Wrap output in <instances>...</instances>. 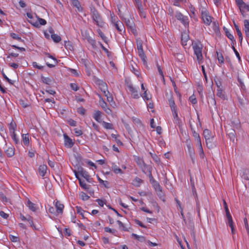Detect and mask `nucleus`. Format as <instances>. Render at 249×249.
<instances>
[{
	"mask_svg": "<svg viewBox=\"0 0 249 249\" xmlns=\"http://www.w3.org/2000/svg\"><path fill=\"white\" fill-rule=\"evenodd\" d=\"M102 91L103 92L104 95L107 98V97H109L111 96L110 93L107 90V85L105 83L103 82L101 85V87Z\"/></svg>",
	"mask_w": 249,
	"mask_h": 249,
	"instance_id": "14",
	"label": "nucleus"
},
{
	"mask_svg": "<svg viewBox=\"0 0 249 249\" xmlns=\"http://www.w3.org/2000/svg\"><path fill=\"white\" fill-rule=\"evenodd\" d=\"M32 65H33V67L38 69L39 70H41L43 68V67L42 66L39 65L36 62H33Z\"/></svg>",
	"mask_w": 249,
	"mask_h": 249,
	"instance_id": "59",
	"label": "nucleus"
},
{
	"mask_svg": "<svg viewBox=\"0 0 249 249\" xmlns=\"http://www.w3.org/2000/svg\"><path fill=\"white\" fill-rule=\"evenodd\" d=\"M193 136L194 137L195 141L196 142V143L201 142V139L199 135L196 131H194Z\"/></svg>",
	"mask_w": 249,
	"mask_h": 249,
	"instance_id": "42",
	"label": "nucleus"
},
{
	"mask_svg": "<svg viewBox=\"0 0 249 249\" xmlns=\"http://www.w3.org/2000/svg\"><path fill=\"white\" fill-rule=\"evenodd\" d=\"M12 139L16 144H18L20 143L19 140L16 134L15 133V132H13L12 134Z\"/></svg>",
	"mask_w": 249,
	"mask_h": 249,
	"instance_id": "51",
	"label": "nucleus"
},
{
	"mask_svg": "<svg viewBox=\"0 0 249 249\" xmlns=\"http://www.w3.org/2000/svg\"><path fill=\"white\" fill-rule=\"evenodd\" d=\"M5 152L8 157H11L14 155V149L12 147H9Z\"/></svg>",
	"mask_w": 249,
	"mask_h": 249,
	"instance_id": "33",
	"label": "nucleus"
},
{
	"mask_svg": "<svg viewBox=\"0 0 249 249\" xmlns=\"http://www.w3.org/2000/svg\"><path fill=\"white\" fill-rule=\"evenodd\" d=\"M10 36L14 39H16L20 41L22 40L19 36L15 33H11Z\"/></svg>",
	"mask_w": 249,
	"mask_h": 249,
	"instance_id": "47",
	"label": "nucleus"
},
{
	"mask_svg": "<svg viewBox=\"0 0 249 249\" xmlns=\"http://www.w3.org/2000/svg\"><path fill=\"white\" fill-rule=\"evenodd\" d=\"M134 221L136 224L139 225L140 227L144 228H146V227L144 225H143L140 220L138 219H135Z\"/></svg>",
	"mask_w": 249,
	"mask_h": 249,
	"instance_id": "61",
	"label": "nucleus"
},
{
	"mask_svg": "<svg viewBox=\"0 0 249 249\" xmlns=\"http://www.w3.org/2000/svg\"><path fill=\"white\" fill-rule=\"evenodd\" d=\"M80 196L81 199L84 201L88 200L89 198V196L87 194L84 192H82L81 193Z\"/></svg>",
	"mask_w": 249,
	"mask_h": 249,
	"instance_id": "46",
	"label": "nucleus"
},
{
	"mask_svg": "<svg viewBox=\"0 0 249 249\" xmlns=\"http://www.w3.org/2000/svg\"><path fill=\"white\" fill-rule=\"evenodd\" d=\"M196 145L198 148V152L199 156L201 158L203 159L204 157V153L203 150L201 142H197Z\"/></svg>",
	"mask_w": 249,
	"mask_h": 249,
	"instance_id": "23",
	"label": "nucleus"
},
{
	"mask_svg": "<svg viewBox=\"0 0 249 249\" xmlns=\"http://www.w3.org/2000/svg\"><path fill=\"white\" fill-rule=\"evenodd\" d=\"M111 169L115 174H123L124 172L121 168H120L116 164L112 163L111 164Z\"/></svg>",
	"mask_w": 249,
	"mask_h": 249,
	"instance_id": "15",
	"label": "nucleus"
},
{
	"mask_svg": "<svg viewBox=\"0 0 249 249\" xmlns=\"http://www.w3.org/2000/svg\"><path fill=\"white\" fill-rule=\"evenodd\" d=\"M97 32L100 36L102 38V39L105 41L106 42L107 37L104 35V33L102 32L100 29L97 30Z\"/></svg>",
	"mask_w": 249,
	"mask_h": 249,
	"instance_id": "49",
	"label": "nucleus"
},
{
	"mask_svg": "<svg viewBox=\"0 0 249 249\" xmlns=\"http://www.w3.org/2000/svg\"><path fill=\"white\" fill-rule=\"evenodd\" d=\"M169 104L171 109H174L175 108H177L176 106H175L174 100L172 98H170L169 99Z\"/></svg>",
	"mask_w": 249,
	"mask_h": 249,
	"instance_id": "41",
	"label": "nucleus"
},
{
	"mask_svg": "<svg viewBox=\"0 0 249 249\" xmlns=\"http://www.w3.org/2000/svg\"><path fill=\"white\" fill-rule=\"evenodd\" d=\"M224 206H225L227 221H230L232 220L231 215L230 214V211L229 210V209L228 208L227 205L225 201H224Z\"/></svg>",
	"mask_w": 249,
	"mask_h": 249,
	"instance_id": "26",
	"label": "nucleus"
},
{
	"mask_svg": "<svg viewBox=\"0 0 249 249\" xmlns=\"http://www.w3.org/2000/svg\"><path fill=\"white\" fill-rule=\"evenodd\" d=\"M0 215L1 217L3 218L4 219H7L9 215L7 213H6L3 211H0Z\"/></svg>",
	"mask_w": 249,
	"mask_h": 249,
	"instance_id": "60",
	"label": "nucleus"
},
{
	"mask_svg": "<svg viewBox=\"0 0 249 249\" xmlns=\"http://www.w3.org/2000/svg\"><path fill=\"white\" fill-rule=\"evenodd\" d=\"M138 53L139 54V56L141 58L144 64L146 63V56L145 55V53H144V51L143 50H139L138 51Z\"/></svg>",
	"mask_w": 249,
	"mask_h": 249,
	"instance_id": "27",
	"label": "nucleus"
},
{
	"mask_svg": "<svg viewBox=\"0 0 249 249\" xmlns=\"http://www.w3.org/2000/svg\"><path fill=\"white\" fill-rule=\"evenodd\" d=\"M206 145L209 149L213 148L215 147V143L213 142V140H209L206 141Z\"/></svg>",
	"mask_w": 249,
	"mask_h": 249,
	"instance_id": "31",
	"label": "nucleus"
},
{
	"mask_svg": "<svg viewBox=\"0 0 249 249\" xmlns=\"http://www.w3.org/2000/svg\"><path fill=\"white\" fill-rule=\"evenodd\" d=\"M157 66L159 74L161 76L162 79L164 80V75L160 66L158 64Z\"/></svg>",
	"mask_w": 249,
	"mask_h": 249,
	"instance_id": "56",
	"label": "nucleus"
},
{
	"mask_svg": "<svg viewBox=\"0 0 249 249\" xmlns=\"http://www.w3.org/2000/svg\"><path fill=\"white\" fill-rule=\"evenodd\" d=\"M201 16L204 23L207 25H210L212 18L209 15L208 12L205 9H203L201 11Z\"/></svg>",
	"mask_w": 249,
	"mask_h": 249,
	"instance_id": "5",
	"label": "nucleus"
},
{
	"mask_svg": "<svg viewBox=\"0 0 249 249\" xmlns=\"http://www.w3.org/2000/svg\"><path fill=\"white\" fill-rule=\"evenodd\" d=\"M55 207L56 208V212L57 213H63L64 205L62 204L57 201L55 203Z\"/></svg>",
	"mask_w": 249,
	"mask_h": 249,
	"instance_id": "24",
	"label": "nucleus"
},
{
	"mask_svg": "<svg viewBox=\"0 0 249 249\" xmlns=\"http://www.w3.org/2000/svg\"><path fill=\"white\" fill-rule=\"evenodd\" d=\"M142 96L144 100L148 101L151 99V96L148 94L146 90H144V93Z\"/></svg>",
	"mask_w": 249,
	"mask_h": 249,
	"instance_id": "45",
	"label": "nucleus"
},
{
	"mask_svg": "<svg viewBox=\"0 0 249 249\" xmlns=\"http://www.w3.org/2000/svg\"><path fill=\"white\" fill-rule=\"evenodd\" d=\"M27 221H28L29 222V224H30V225L31 226V227H34V228H35V227L34 226V223H33V221L32 219V218L30 217V216H29L28 219H27Z\"/></svg>",
	"mask_w": 249,
	"mask_h": 249,
	"instance_id": "63",
	"label": "nucleus"
},
{
	"mask_svg": "<svg viewBox=\"0 0 249 249\" xmlns=\"http://www.w3.org/2000/svg\"><path fill=\"white\" fill-rule=\"evenodd\" d=\"M203 136L205 138V141L213 140L214 136L212 132L207 129H206L203 131Z\"/></svg>",
	"mask_w": 249,
	"mask_h": 249,
	"instance_id": "11",
	"label": "nucleus"
},
{
	"mask_svg": "<svg viewBox=\"0 0 249 249\" xmlns=\"http://www.w3.org/2000/svg\"><path fill=\"white\" fill-rule=\"evenodd\" d=\"M99 97V104L102 108L108 114H111V109L107 107V103L105 102L103 99L101 97V95L98 94Z\"/></svg>",
	"mask_w": 249,
	"mask_h": 249,
	"instance_id": "8",
	"label": "nucleus"
},
{
	"mask_svg": "<svg viewBox=\"0 0 249 249\" xmlns=\"http://www.w3.org/2000/svg\"><path fill=\"white\" fill-rule=\"evenodd\" d=\"M70 86L71 89L74 91H77L79 89L78 86L75 83H71Z\"/></svg>",
	"mask_w": 249,
	"mask_h": 249,
	"instance_id": "57",
	"label": "nucleus"
},
{
	"mask_svg": "<svg viewBox=\"0 0 249 249\" xmlns=\"http://www.w3.org/2000/svg\"><path fill=\"white\" fill-rule=\"evenodd\" d=\"M110 17V21L113 25H114L116 29L119 32H122L124 30V26L122 22L117 17L111 12H109Z\"/></svg>",
	"mask_w": 249,
	"mask_h": 249,
	"instance_id": "3",
	"label": "nucleus"
},
{
	"mask_svg": "<svg viewBox=\"0 0 249 249\" xmlns=\"http://www.w3.org/2000/svg\"><path fill=\"white\" fill-rule=\"evenodd\" d=\"M22 139L23 144L26 146H29L30 144V138L28 133L22 135Z\"/></svg>",
	"mask_w": 249,
	"mask_h": 249,
	"instance_id": "17",
	"label": "nucleus"
},
{
	"mask_svg": "<svg viewBox=\"0 0 249 249\" xmlns=\"http://www.w3.org/2000/svg\"><path fill=\"white\" fill-rule=\"evenodd\" d=\"M240 176L245 180H249V170L244 169L241 173Z\"/></svg>",
	"mask_w": 249,
	"mask_h": 249,
	"instance_id": "18",
	"label": "nucleus"
},
{
	"mask_svg": "<svg viewBox=\"0 0 249 249\" xmlns=\"http://www.w3.org/2000/svg\"><path fill=\"white\" fill-rule=\"evenodd\" d=\"M101 111L99 110H96L95 111L93 117V118L98 122L100 123L101 122Z\"/></svg>",
	"mask_w": 249,
	"mask_h": 249,
	"instance_id": "22",
	"label": "nucleus"
},
{
	"mask_svg": "<svg viewBox=\"0 0 249 249\" xmlns=\"http://www.w3.org/2000/svg\"><path fill=\"white\" fill-rule=\"evenodd\" d=\"M68 123L70 125H71L72 126H76V124H77L76 122L72 119H70L68 120Z\"/></svg>",
	"mask_w": 249,
	"mask_h": 249,
	"instance_id": "58",
	"label": "nucleus"
},
{
	"mask_svg": "<svg viewBox=\"0 0 249 249\" xmlns=\"http://www.w3.org/2000/svg\"><path fill=\"white\" fill-rule=\"evenodd\" d=\"M79 174L82 177H83L84 178H85L87 181H88L89 182H91V180H90L91 178L87 171L84 170L83 168H81L79 169Z\"/></svg>",
	"mask_w": 249,
	"mask_h": 249,
	"instance_id": "9",
	"label": "nucleus"
},
{
	"mask_svg": "<svg viewBox=\"0 0 249 249\" xmlns=\"http://www.w3.org/2000/svg\"><path fill=\"white\" fill-rule=\"evenodd\" d=\"M244 32L247 36H249V20L245 19L244 21Z\"/></svg>",
	"mask_w": 249,
	"mask_h": 249,
	"instance_id": "20",
	"label": "nucleus"
},
{
	"mask_svg": "<svg viewBox=\"0 0 249 249\" xmlns=\"http://www.w3.org/2000/svg\"><path fill=\"white\" fill-rule=\"evenodd\" d=\"M183 1L184 0H174V5L176 6L180 7L179 3Z\"/></svg>",
	"mask_w": 249,
	"mask_h": 249,
	"instance_id": "62",
	"label": "nucleus"
},
{
	"mask_svg": "<svg viewBox=\"0 0 249 249\" xmlns=\"http://www.w3.org/2000/svg\"><path fill=\"white\" fill-rule=\"evenodd\" d=\"M142 182V180L140 178L136 177L133 180L132 184L134 186L136 187H139L141 185V183Z\"/></svg>",
	"mask_w": 249,
	"mask_h": 249,
	"instance_id": "32",
	"label": "nucleus"
},
{
	"mask_svg": "<svg viewBox=\"0 0 249 249\" xmlns=\"http://www.w3.org/2000/svg\"><path fill=\"white\" fill-rule=\"evenodd\" d=\"M48 58L52 59L53 60V63H49V62H47L46 65H47V66L49 68L54 67L57 63V61L56 58H55L52 55H50L49 53L46 54V59H47V58Z\"/></svg>",
	"mask_w": 249,
	"mask_h": 249,
	"instance_id": "12",
	"label": "nucleus"
},
{
	"mask_svg": "<svg viewBox=\"0 0 249 249\" xmlns=\"http://www.w3.org/2000/svg\"><path fill=\"white\" fill-rule=\"evenodd\" d=\"M228 224L229 225V226L231 228L232 233L234 234L235 233V230H234V229L233 220L228 221Z\"/></svg>",
	"mask_w": 249,
	"mask_h": 249,
	"instance_id": "52",
	"label": "nucleus"
},
{
	"mask_svg": "<svg viewBox=\"0 0 249 249\" xmlns=\"http://www.w3.org/2000/svg\"><path fill=\"white\" fill-rule=\"evenodd\" d=\"M136 43H137V48L138 51L143 50L142 41L139 38H137L136 39Z\"/></svg>",
	"mask_w": 249,
	"mask_h": 249,
	"instance_id": "36",
	"label": "nucleus"
},
{
	"mask_svg": "<svg viewBox=\"0 0 249 249\" xmlns=\"http://www.w3.org/2000/svg\"><path fill=\"white\" fill-rule=\"evenodd\" d=\"M127 87L131 93V95L134 98L138 99L140 97L139 94L138 92V88H136L134 87L131 83H127Z\"/></svg>",
	"mask_w": 249,
	"mask_h": 249,
	"instance_id": "6",
	"label": "nucleus"
},
{
	"mask_svg": "<svg viewBox=\"0 0 249 249\" xmlns=\"http://www.w3.org/2000/svg\"><path fill=\"white\" fill-rule=\"evenodd\" d=\"M189 39V36L187 33H183L181 36V41L182 45L185 46L187 45V42Z\"/></svg>",
	"mask_w": 249,
	"mask_h": 249,
	"instance_id": "29",
	"label": "nucleus"
},
{
	"mask_svg": "<svg viewBox=\"0 0 249 249\" xmlns=\"http://www.w3.org/2000/svg\"><path fill=\"white\" fill-rule=\"evenodd\" d=\"M96 177L98 179V180L101 184H103L104 186V187L107 188H109V186H108L109 183H108V181L103 180L101 178H100V177L98 175H97Z\"/></svg>",
	"mask_w": 249,
	"mask_h": 249,
	"instance_id": "37",
	"label": "nucleus"
},
{
	"mask_svg": "<svg viewBox=\"0 0 249 249\" xmlns=\"http://www.w3.org/2000/svg\"><path fill=\"white\" fill-rule=\"evenodd\" d=\"M25 205L29 209L33 212H36L37 210V207L35 203L32 202L29 199H27Z\"/></svg>",
	"mask_w": 249,
	"mask_h": 249,
	"instance_id": "13",
	"label": "nucleus"
},
{
	"mask_svg": "<svg viewBox=\"0 0 249 249\" xmlns=\"http://www.w3.org/2000/svg\"><path fill=\"white\" fill-rule=\"evenodd\" d=\"M192 47L194 54L196 55L198 64H202L203 62L202 54V44L198 41L194 42L192 43Z\"/></svg>",
	"mask_w": 249,
	"mask_h": 249,
	"instance_id": "2",
	"label": "nucleus"
},
{
	"mask_svg": "<svg viewBox=\"0 0 249 249\" xmlns=\"http://www.w3.org/2000/svg\"><path fill=\"white\" fill-rule=\"evenodd\" d=\"M64 45L66 49L68 50L72 51L73 49L72 44L70 41H65Z\"/></svg>",
	"mask_w": 249,
	"mask_h": 249,
	"instance_id": "40",
	"label": "nucleus"
},
{
	"mask_svg": "<svg viewBox=\"0 0 249 249\" xmlns=\"http://www.w3.org/2000/svg\"><path fill=\"white\" fill-rule=\"evenodd\" d=\"M216 95L223 100L226 99V96L225 93L219 87H218V89H217Z\"/></svg>",
	"mask_w": 249,
	"mask_h": 249,
	"instance_id": "21",
	"label": "nucleus"
},
{
	"mask_svg": "<svg viewBox=\"0 0 249 249\" xmlns=\"http://www.w3.org/2000/svg\"><path fill=\"white\" fill-rule=\"evenodd\" d=\"M42 81L44 83L47 84H50L51 82V80L49 78L43 77L42 78Z\"/></svg>",
	"mask_w": 249,
	"mask_h": 249,
	"instance_id": "64",
	"label": "nucleus"
},
{
	"mask_svg": "<svg viewBox=\"0 0 249 249\" xmlns=\"http://www.w3.org/2000/svg\"><path fill=\"white\" fill-rule=\"evenodd\" d=\"M74 132L76 136H80L83 134L81 129L75 128L73 129Z\"/></svg>",
	"mask_w": 249,
	"mask_h": 249,
	"instance_id": "53",
	"label": "nucleus"
},
{
	"mask_svg": "<svg viewBox=\"0 0 249 249\" xmlns=\"http://www.w3.org/2000/svg\"><path fill=\"white\" fill-rule=\"evenodd\" d=\"M91 13L92 15V18L96 25L100 27H103L105 23L103 21L100 15L94 9H91Z\"/></svg>",
	"mask_w": 249,
	"mask_h": 249,
	"instance_id": "4",
	"label": "nucleus"
},
{
	"mask_svg": "<svg viewBox=\"0 0 249 249\" xmlns=\"http://www.w3.org/2000/svg\"><path fill=\"white\" fill-rule=\"evenodd\" d=\"M171 110H172L173 115V117H174L175 120H176V122L178 121V113H177V108H175L174 109H171Z\"/></svg>",
	"mask_w": 249,
	"mask_h": 249,
	"instance_id": "43",
	"label": "nucleus"
},
{
	"mask_svg": "<svg viewBox=\"0 0 249 249\" xmlns=\"http://www.w3.org/2000/svg\"><path fill=\"white\" fill-rule=\"evenodd\" d=\"M217 59H218V62L221 64L223 63H224V57H223V55H222V54L217 53Z\"/></svg>",
	"mask_w": 249,
	"mask_h": 249,
	"instance_id": "54",
	"label": "nucleus"
},
{
	"mask_svg": "<svg viewBox=\"0 0 249 249\" xmlns=\"http://www.w3.org/2000/svg\"><path fill=\"white\" fill-rule=\"evenodd\" d=\"M189 101L193 104H196L197 103L196 98L194 95H193L190 97Z\"/></svg>",
	"mask_w": 249,
	"mask_h": 249,
	"instance_id": "55",
	"label": "nucleus"
},
{
	"mask_svg": "<svg viewBox=\"0 0 249 249\" xmlns=\"http://www.w3.org/2000/svg\"><path fill=\"white\" fill-rule=\"evenodd\" d=\"M72 4L78 9V11H80L82 10V8L80 6V3L77 0H72Z\"/></svg>",
	"mask_w": 249,
	"mask_h": 249,
	"instance_id": "39",
	"label": "nucleus"
},
{
	"mask_svg": "<svg viewBox=\"0 0 249 249\" xmlns=\"http://www.w3.org/2000/svg\"><path fill=\"white\" fill-rule=\"evenodd\" d=\"M76 212L78 214L80 215L83 219L86 218V215L85 214L87 213V212L84 211L83 209H82L79 206H76L75 207Z\"/></svg>",
	"mask_w": 249,
	"mask_h": 249,
	"instance_id": "19",
	"label": "nucleus"
},
{
	"mask_svg": "<svg viewBox=\"0 0 249 249\" xmlns=\"http://www.w3.org/2000/svg\"><path fill=\"white\" fill-rule=\"evenodd\" d=\"M132 236L134 237L135 239H137L138 240L141 242H143L145 241V238L143 236L139 235L135 233H132Z\"/></svg>",
	"mask_w": 249,
	"mask_h": 249,
	"instance_id": "34",
	"label": "nucleus"
},
{
	"mask_svg": "<svg viewBox=\"0 0 249 249\" xmlns=\"http://www.w3.org/2000/svg\"><path fill=\"white\" fill-rule=\"evenodd\" d=\"M47 167L46 165H41L39 167L38 171L39 174L41 177H43L45 176L47 172Z\"/></svg>",
	"mask_w": 249,
	"mask_h": 249,
	"instance_id": "16",
	"label": "nucleus"
},
{
	"mask_svg": "<svg viewBox=\"0 0 249 249\" xmlns=\"http://www.w3.org/2000/svg\"><path fill=\"white\" fill-rule=\"evenodd\" d=\"M134 160L140 167H142V166H144L145 165L142 159L139 157H135Z\"/></svg>",
	"mask_w": 249,
	"mask_h": 249,
	"instance_id": "28",
	"label": "nucleus"
},
{
	"mask_svg": "<svg viewBox=\"0 0 249 249\" xmlns=\"http://www.w3.org/2000/svg\"><path fill=\"white\" fill-rule=\"evenodd\" d=\"M247 4H246L244 2H242L241 5H240L238 7L240 11L242 12H244L246 8Z\"/></svg>",
	"mask_w": 249,
	"mask_h": 249,
	"instance_id": "50",
	"label": "nucleus"
},
{
	"mask_svg": "<svg viewBox=\"0 0 249 249\" xmlns=\"http://www.w3.org/2000/svg\"><path fill=\"white\" fill-rule=\"evenodd\" d=\"M107 101L110 103V105L113 107H114L115 106V103L113 101V98L112 95L109 97H107Z\"/></svg>",
	"mask_w": 249,
	"mask_h": 249,
	"instance_id": "48",
	"label": "nucleus"
},
{
	"mask_svg": "<svg viewBox=\"0 0 249 249\" xmlns=\"http://www.w3.org/2000/svg\"><path fill=\"white\" fill-rule=\"evenodd\" d=\"M51 36L53 41L56 43L59 42L61 39L60 36L57 34H52Z\"/></svg>",
	"mask_w": 249,
	"mask_h": 249,
	"instance_id": "35",
	"label": "nucleus"
},
{
	"mask_svg": "<svg viewBox=\"0 0 249 249\" xmlns=\"http://www.w3.org/2000/svg\"><path fill=\"white\" fill-rule=\"evenodd\" d=\"M79 185L85 190H88L89 189V185H87L84 180L79 179Z\"/></svg>",
	"mask_w": 249,
	"mask_h": 249,
	"instance_id": "38",
	"label": "nucleus"
},
{
	"mask_svg": "<svg viewBox=\"0 0 249 249\" xmlns=\"http://www.w3.org/2000/svg\"><path fill=\"white\" fill-rule=\"evenodd\" d=\"M103 126L106 129H111L113 128L112 124H110V123H108L104 121L103 122Z\"/></svg>",
	"mask_w": 249,
	"mask_h": 249,
	"instance_id": "44",
	"label": "nucleus"
},
{
	"mask_svg": "<svg viewBox=\"0 0 249 249\" xmlns=\"http://www.w3.org/2000/svg\"><path fill=\"white\" fill-rule=\"evenodd\" d=\"M64 139V143L66 147L71 148L73 145V142H72V140L66 134L63 135Z\"/></svg>",
	"mask_w": 249,
	"mask_h": 249,
	"instance_id": "10",
	"label": "nucleus"
},
{
	"mask_svg": "<svg viewBox=\"0 0 249 249\" xmlns=\"http://www.w3.org/2000/svg\"><path fill=\"white\" fill-rule=\"evenodd\" d=\"M168 13L172 17L175 16L185 27L189 26V21L188 18L183 15L179 11H177L175 12L172 7H169L168 8Z\"/></svg>",
	"mask_w": 249,
	"mask_h": 249,
	"instance_id": "1",
	"label": "nucleus"
},
{
	"mask_svg": "<svg viewBox=\"0 0 249 249\" xmlns=\"http://www.w3.org/2000/svg\"><path fill=\"white\" fill-rule=\"evenodd\" d=\"M234 27H235V30L236 31L237 34L238 36L239 40L241 42H242V41L243 40V38L242 32L240 30L239 27L235 23H234Z\"/></svg>",
	"mask_w": 249,
	"mask_h": 249,
	"instance_id": "30",
	"label": "nucleus"
},
{
	"mask_svg": "<svg viewBox=\"0 0 249 249\" xmlns=\"http://www.w3.org/2000/svg\"><path fill=\"white\" fill-rule=\"evenodd\" d=\"M36 20H30L29 22L33 25L35 27H38L39 25H44L46 24V21L41 18H39L37 16H36Z\"/></svg>",
	"mask_w": 249,
	"mask_h": 249,
	"instance_id": "7",
	"label": "nucleus"
},
{
	"mask_svg": "<svg viewBox=\"0 0 249 249\" xmlns=\"http://www.w3.org/2000/svg\"><path fill=\"white\" fill-rule=\"evenodd\" d=\"M224 206H225L227 221H230L232 220L231 215L230 214V211L229 210V209L228 208L227 205L225 201H224Z\"/></svg>",
	"mask_w": 249,
	"mask_h": 249,
	"instance_id": "25",
	"label": "nucleus"
}]
</instances>
